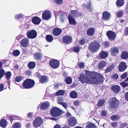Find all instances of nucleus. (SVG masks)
<instances>
[{
    "instance_id": "nucleus-34",
    "label": "nucleus",
    "mask_w": 128,
    "mask_h": 128,
    "mask_svg": "<svg viewBox=\"0 0 128 128\" xmlns=\"http://www.w3.org/2000/svg\"><path fill=\"white\" fill-rule=\"evenodd\" d=\"M121 57L122 58L126 59L128 57V53L127 52H124L122 54Z\"/></svg>"
},
{
    "instance_id": "nucleus-63",
    "label": "nucleus",
    "mask_w": 128,
    "mask_h": 128,
    "mask_svg": "<svg viewBox=\"0 0 128 128\" xmlns=\"http://www.w3.org/2000/svg\"><path fill=\"white\" fill-rule=\"evenodd\" d=\"M125 97L126 100L128 101V92L126 93L125 95Z\"/></svg>"
},
{
    "instance_id": "nucleus-48",
    "label": "nucleus",
    "mask_w": 128,
    "mask_h": 128,
    "mask_svg": "<svg viewBox=\"0 0 128 128\" xmlns=\"http://www.w3.org/2000/svg\"><path fill=\"white\" fill-rule=\"evenodd\" d=\"M23 79V78L22 77L20 76H18L16 77L15 79V81L19 82L22 80Z\"/></svg>"
},
{
    "instance_id": "nucleus-60",
    "label": "nucleus",
    "mask_w": 128,
    "mask_h": 128,
    "mask_svg": "<svg viewBox=\"0 0 128 128\" xmlns=\"http://www.w3.org/2000/svg\"><path fill=\"white\" fill-rule=\"evenodd\" d=\"M27 116L29 118H31L33 117V114L32 113H29L28 114Z\"/></svg>"
},
{
    "instance_id": "nucleus-43",
    "label": "nucleus",
    "mask_w": 128,
    "mask_h": 128,
    "mask_svg": "<svg viewBox=\"0 0 128 128\" xmlns=\"http://www.w3.org/2000/svg\"><path fill=\"white\" fill-rule=\"evenodd\" d=\"M66 82L68 84H70L72 82V79L70 77H67L66 79Z\"/></svg>"
},
{
    "instance_id": "nucleus-37",
    "label": "nucleus",
    "mask_w": 128,
    "mask_h": 128,
    "mask_svg": "<svg viewBox=\"0 0 128 128\" xmlns=\"http://www.w3.org/2000/svg\"><path fill=\"white\" fill-rule=\"evenodd\" d=\"M78 15V12L76 10H72L69 16L72 17H75Z\"/></svg>"
},
{
    "instance_id": "nucleus-20",
    "label": "nucleus",
    "mask_w": 128,
    "mask_h": 128,
    "mask_svg": "<svg viewBox=\"0 0 128 128\" xmlns=\"http://www.w3.org/2000/svg\"><path fill=\"white\" fill-rule=\"evenodd\" d=\"M41 21V20L39 18L36 16L33 17L32 20L33 23L37 25L40 24Z\"/></svg>"
},
{
    "instance_id": "nucleus-50",
    "label": "nucleus",
    "mask_w": 128,
    "mask_h": 128,
    "mask_svg": "<svg viewBox=\"0 0 128 128\" xmlns=\"http://www.w3.org/2000/svg\"><path fill=\"white\" fill-rule=\"evenodd\" d=\"M80 49V48L78 46L74 47L73 48V51L75 52H78Z\"/></svg>"
},
{
    "instance_id": "nucleus-16",
    "label": "nucleus",
    "mask_w": 128,
    "mask_h": 128,
    "mask_svg": "<svg viewBox=\"0 0 128 128\" xmlns=\"http://www.w3.org/2000/svg\"><path fill=\"white\" fill-rule=\"evenodd\" d=\"M77 123L76 120L74 117L70 118L68 121V124L70 126H74Z\"/></svg>"
},
{
    "instance_id": "nucleus-44",
    "label": "nucleus",
    "mask_w": 128,
    "mask_h": 128,
    "mask_svg": "<svg viewBox=\"0 0 128 128\" xmlns=\"http://www.w3.org/2000/svg\"><path fill=\"white\" fill-rule=\"evenodd\" d=\"M5 71L2 68L0 69V79L2 78L5 75Z\"/></svg>"
},
{
    "instance_id": "nucleus-17",
    "label": "nucleus",
    "mask_w": 128,
    "mask_h": 128,
    "mask_svg": "<svg viewBox=\"0 0 128 128\" xmlns=\"http://www.w3.org/2000/svg\"><path fill=\"white\" fill-rule=\"evenodd\" d=\"M111 89L114 93L117 94L120 92V88L117 85H113L112 86Z\"/></svg>"
},
{
    "instance_id": "nucleus-19",
    "label": "nucleus",
    "mask_w": 128,
    "mask_h": 128,
    "mask_svg": "<svg viewBox=\"0 0 128 128\" xmlns=\"http://www.w3.org/2000/svg\"><path fill=\"white\" fill-rule=\"evenodd\" d=\"M50 104L48 102L42 103L40 106V108L42 110H45L49 107Z\"/></svg>"
},
{
    "instance_id": "nucleus-22",
    "label": "nucleus",
    "mask_w": 128,
    "mask_h": 128,
    "mask_svg": "<svg viewBox=\"0 0 128 128\" xmlns=\"http://www.w3.org/2000/svg\"><path fill=\"white\" fill-rule=\"evenodd\" d=\"M107 52L104 51H101L99 54V55L100 58L104 59L106 58L108 56Z\"/></svg>"
},
{
    "instance_id": "nucleus-10",
    "label": "nucleus",
    "mask_w": 128,
    "mask_h": 128,
    "mask_svg": "<svg viewBox=\"0 0 128 128\" xmlns=\"http://www.w3.org/2000/svg\"><path fill=\"white\" fill-rule=\"evenodd\" d=\"M42 122V120L40 117L36 118L34 122V126L35 127L39 126Z\"/></svg>"
},
{
    "instance_id": "nucleus-46",
    "label": "nucleus",
    "mask_w": 128,
    "mask_h": 128,
    "mask_svg": "<svg viewBox=\"0 0 128 128\" xmlns=\"http://www.w3.org/2000/svg\"><path fill=\"white\" fill-rule=\"evenodd\" d=\"M120 85L123 88H125L128 86V83L126 81L122 82L120 83Z\"/></svg>"
},
{
    "instance_id": "nucleus-25",
    "label": "nucleus",
    "mask_w": 128,
    "mask_h": 128,
    "mask_svg": "<svg viewBox=\"0 0 128 128\" xmlns=\"http://www.w3.org/2000/svg\"><path fill=\"white\" fill-rule=\"evenodd\" d=\"M94 29L92 28H90L87 30V33L88 35L89 36H92L94 32Z\"/></svg>"
},
{
    "instance_id": "nucleus-61",
    "label": "nucleus",
    "mask_w": 128,
    "mask_h": 128,
    "mask_svg": "<svg viewBox=\"0 0 128 128\" xmlns=\"http://www.w3.org/2000/svg\"><path fill=\"white\" fill-rule=\"evenodd\" d=\"M124 33L128 35V27L126 28Z\"/></svg>"
},
{
    "instance_id": "nucleus-35",
    "label": "nucleus",
    "mask_w": 128,
    "mask_h": 128,
    "mask_svg": "<svg viewBox=\"0 0 128 128\" xmlns=\"http://www.w3.org/2000/svg\"><path fill=\"white\" fill-rule=\"evenodd\" d=\"M114 64H113L110 65V66L105 70V72L106 73L111 71L114 68Z\"/></svg>"
},
{
    "instance_id": "nucleus-62",
    "label": "nucleus",
    "mask_w": 128,
    "mask_h": 128,
    "mask_svg": "<svg viewBox=\"0 0 128 128\" xmlns=\"http://www.w3.org/2000/svg\"><path fill=\"white\" fill-rule=\"evenodd\" d=\"M112 126L114 127H116L117 126V124L116 122H114L112 124Z\"/></svg>"
},
{
    "instance_id": "nucleus-4",
    "label": "nucleus",
    "mask_w": 128,
    "mask_h": 128,
    "mask_svg": "<svg viewBox=\"0 0 128 128\" xmlns=\"http://www.w3.org/2000/svg\"><path fill=\"white\" fill-rule=\"evenodd\" d=\"M108 103L111 107L115 108L118 105L119 101L115 97H113L111 98L109 101Z\"/></svg>"
},
{
    "instance_id": "nucleus-5",
    "label": "nucleus",
    "mask_w": 128,
    "mask_h": 128,
    "mask_svg": "<svg viewBox=\"0 0 128 128\" xmlns=\"http://www.w3.org/2000/svg\"><path fill=\"white\" fill-rule=\"evenodd\" d=\"M108 39L110 40H115L116 36V34L115 32L111 31H108L106 33Z\"/></svg>"
},
{
    "instance_id": "nucleus-41",
    "label": "nucleus",
    "mask_w": 128,
    "mask_h": 128,
    "mask_svg": "<svg viewBox=\"0 0 128 128\" xmlns=\"http://www.w3.org/2000/svg\"><path fill=\"white\" fill-rule=\"evenodd\" d=\"M5 75L6 76V78L7 80H9L12 74L10 72H8L5 73Z\"/></svg>"
},
{
    "instance_id": "nucleus-42",
    "label": "nucleus",
    "mask_w": 128,
    "mask_h": 128,
    "mask_svg": "<svg viewBox=\"0 0 128 128\" xmlns=\"http://www.w3.org/2000/svg\"><path fill=\"white\" fill-rule=\"evenodd\" d=\"M61 101L62 100H61V99H60L58 100V104H61L63 107L66 109L67 107V104L65 102H61Z\"/></svg>"
},
{
    "instance_id": "nucleus-11",
    "label": "nucleus",
    "mask_w": 128,
    "mask_h": 128,
    "mask_svg": "<svg viewBox=\"0 0 128 128\" xmlns=\"http://www.w3.org/2000/svg\"><path fill=\"white\" fill-rule=\"evenodd\" d=\"M29 41L27 38H24L20 41V44L21 46L24 47L28 46L29 44Z\"/></svg>"
},
{
    "instance_id": "nucleus-55",
    "label": "nucleus",
    "mask_w": 128,
    "mask_h": 128,
    "mask_svg": "<svg viewBox=\"0 0 128 128\" xmlns=\"http://www.w3.org/2000/svg\"><path fill=\"white\" fill-rule=\"evenodd\" d=\"M118 78V75L116 74H114L112 76V78L115 79H117Z\"/></svg>"
},
{
    "instance_id": "nucleus-39",
    "label": "nucleus",
    "mask_w": 128,
    "mask_h": 128,
    "mask_svg": "<svg viewBox=\"0 0 128 128\" xmlns=\"http://www.w3.org/2000/svg\"><path fill=\"white\" fill-rule=\"evenodd\" d=\"M105 102L104 100H100L98 102L97 106L99 107H101L102 106Z\"/></svg>"
},
{
    "instance_id": "nucleus-3",
    "label": "nucleus",
    "mask_w": 128,
    "mask_h": 128,
    "mask_svg": "<svg viewBox=\"0 0 128 128\" xmlns=\"http://www.w3.org/2000/svg\"><path fill=\"white\" fill-rule=\"evenodd\" d=\"M50 113L51 115L54 117H58L60 116L61 111L58 108H53L51 110Z\"/></svg>"
},
{
    "instance_id": "nucleus-51",
    "label": "nucleus",
    "mask_w": 128,
    "mask_h": 128,
    "mask_svg": "<svg viewBox=\"0 0 128 128\" xmlns=\"http://www.w3.org/2000/svg\"><path fill=\"white\" fill-rule=\"evenodd\" d=\"M86 42L85 40L84 39H82L79 42V43L80 45H84Z\"/></svg>"
},
{
    "instance_id": "nucleus-9",
    "label": "nucleus",
    "mask_w": 128,
    "mask_h": 128,
    "mask_svg": "<svg viewBox=\"0 0 128 128\" xmlns=\"http://www.w3.org/2000/svg\"><path fill=\"white\" fill-rule=\"evenodd\" d=\"M111 18V14L108 11H104L102 13V19L103 20L108 21Z\"/></svg>"
},
{
    "instance_id": "nucleus-52",
    "label": "nucleus",
    "mask_w": 128,
    "mask_h": 128,
    "mask_svg": "<svg viewBox=\"0 0 128 128\" xmlns=\"http://www.w3.org/2000/svg\"><path fill=\"white\" fill-rule=\"evenodd\" d=\"M127 76V72H125L121 76L122 78L123 79L126 78Z\"/></svg>"
},
{
    "instance_id": "nucleus-36",
    "label": "nucleus",
    "mask_w": 128,
    "mask_h": 128,
    "mask_svg": "<svg viewBox=\"0 0 128 128\" xmlns=\"http://www.w3.org/2000/svg\"><path fill=\"white\" fill-rule=\"evenodd\" d=\"M120 118V117L118 115H113L110 117V118L113 121L118 120Z\"/></svg>"
},
{
    "instance_id": "nucleus-24",
    "label": "nucleus",
    "mask_w": 128,
    "mask_h": 128,
    "mask_svg": "<svg viewBox=\"0 0 128 128\" xmlns=\"http://www.w3.org/2000/svg\"><path fill=\"white\" fill-rule=\"evenodd\" d=\"M70 24L72 25H75L76 24L75 20L72 16H69L68 17Z\"/></svg>"
},
{
    "instance_id": "nucleus-31",
    "label": "nucleus",
    "mask_w": 128,
    "mask_h": 128,
    "mask_svg": "<svg viewBox=\"0 0 128 128\" xmlns=\"http://www.w3.org/2000/svg\"><path fill=\"white\" fill-rule=\"evenodd\" d=\"M70 96L72 98H76L78 96V93L76 91H73L70 92Z\"/></svg>"
},
{
    "instance_id": "nucleus-6",
    "label": "nucleus",
    "mask_w": 128,
    "mask_h": 128,
    "mask_svg": "<svg viewBox=\"0 0 128 128\" xmlns=\"http://www.w3.org/2000/svg\"><path fill=\"white\" fill-rule=\"evenodd\" d=\"M26 35L28 38L31 39L34 38L36 36L37 33L34 30H30L27 32Z\"/></svg>"
},
{
    "instance_id": "nucleus-32",
    "label": "nucleus",
    "mask_w": 128,
    "mask_h": 128,
    "mask_svg": "<svg viewBox=\"0 0 128 128\" xmlns=\"http://www.w3.org/2000/svg\"><path fill=\"white\" fill-rule=\"evenodd\" d=\"M46 39L48 42H51L53 40L52 36L51 35H48L46 36Z\"/></svg>"
},
{
    "instance_id": "nucleus-26",
    "label": "nucleus",
    "mask_w": 128,
    "mask_h": 128,
    "mask_svg": "<svg viewBox=\"0 0 128 128\" xmlns=\"http://www.w3.org/2000/svg\"><path fill=\"white\" fill-rule=\"evenodd\" d=\"M85 128H95V125L94 124L90 122H88L86 124Z\"/></svg>"
},
{
    "instance_id": "nucleus-54",
    "label": "nucleus",
    "mask_w": 128,
    "mask_h": 128,
    "mask_svg": "<svg viewBox=\"0 0 128 128\" xmlns=\"http://www.w3.org/2000/svg\"><path fill=\"white\" fill-rule=\"evenodd\" d=\"M84 65V64L83 62H81L78 64V66L80 68H83Z\"/></svg>"
},
{
    "instance_id": "nucleus-8",
    "label": "nucleus",
    "mask_w": 128,
    "mask_h": 128,
    "mask_svg": "<svg viewBox=\"0 0 128 128\" xmlns=\"http://www.w3.org/2000/svg\"><path fill=\"white\" fill-rule=\"evenodd\" d=\"M51 17V14L49 10H46L42 14V18L44 20H47L50 19Z\"/></svg>"
},
{
    "instance_id": "nucleus-58",
    "label": "nucleus",
    "mask_w": 128,
    "mask_h": 128,
    "mask_svg": "<svg viewBox=\"0 0 128 128\" xmlns=\"http://www.w3.org/2000/svg\"><path fill=\"white\" fill-rule=\"evenodd\" d=\"M4 86L2 84H0V92L2 91L3 90Z\"/></svg>"
},
{
    "instance_id": "nucleus-59",
    "label": "nucleus",
    "mask_w": 128,
    "mask_h": 128,
    "mask_svg": "<svg viewBox=\"0 0 128 128\" xmlns=\"http://www.w3.org/2000/svg\"><path fill=\"white\" fill-rule=\"evenodd\" d=\"M79 104V101H76L74 102V104L75 106H76L78 105Z\"/></svg>"
},
{
    "instance_id": "nucleus-23",
    "label": "nucleus",
    "mask_w": 128,
    "mask_h": 128,
    "mask_svg": "<svg viewBox=\"0 0 128 128\" xmlns=\"http://www.w3.org/2000/svg\"><path fill=\"white\" fill-rule=\"evenodd\" d=\"M34 58L37 60H41L42 57V55L41 53L38 52L35 53L34 54Z\"/></svg>"
},
{
    "instance_id": "nucleus-14",
    "label": "nucleus",
    "mask_w": 128,
    "mask_h": 128,
    "mask_svg": "<svg viewBox=\"0 0 128 128\" xmlns=\"http://www.w3.org/2000/svg\"><path fill=\"white\" fill-rule=\"evenodd\" d=\"M64 42L66 44H68L71 43L72 42V38L71 36H64L63 38Z\"/></svg>"
},
{
    "instance_id": "nucleus-47",
    "label": "nucleus",
    "mask_w": 128,
    "mask_h": 128,
    "mask_svg": "<svg viewBox=\"0 0 128 128\" xmlns=\"http://www.w3.org/2000/svg\"><path fill=\"white\" fill-rule=\"evenodd\" d=\"M24 15L22 14H19L16 15L15 16V19L16 20H18L20 18H21L23 17Z\"/></svg>"
},
{
    "instance_id": "nucleus-12",
    "label": "nucleus",
    "mask_w": 128,
    "mask_h": 128,
    "mask_svg": "<svg viewBox=\"0 0 128 128\" xmlns=\"http://www.w3.org/2000/svg\"><path fill=\"white\" fill-rule=\"evenodd\" d=\"M104 80V78L103 76L96 72V85L102 83Z\"/></svg>"
},
{
    "instance_id": "nucleus-56",
    "label": "nucleus",
    "mask_w": 128,
    "mask_h": 128,
    "mask_svg": "<svg viewBox=\"0 0 128 128\" xmlns=\"http://www.w3.org/2000/svg\"><path fill=\"white\" fill-rule=\"evenodd\" d=\"M127 125V124L126 123H123L121 124L120 127L121 128H124V127H125Z\"/></svg>"
},
{
    "instance_id": "nucleus-30",
    "label": "nucleus",
    "mask_w": 128,
    "mask_h": 128,
    "mask_svg": "<svg viewBox=\"0 0 128 128\" xmlns=\"http://www.w3.org/2000/svg\"><path fill=\"white\" fill-rule=\"evenodd\" d=\"M48 80V78L47 76H42L41 77L40 81L42 83H43L47 82Z\"/></svg>"
},
{
    "instance_id": "nucleus-64",
    "label": "nucleus",
    "mask_w": 128,
    "mask_h": 128,
    "mask_svg": "<svg viewBox=\"0 0 128 128\" xmlns=\"http://www.w3.org/2000/svg\"><path fill=\"white\" fill-rule=\"evenodd\" d=\"M102 114L103 116H105L106 115V112L104 111H102Z\"/></svg>"
},
{
    "instance_id": "nucleus-21",
    "label": "nucleus",
    "mask_w": 128,
    "mask_h": 128,
    "mask_svg": "<svg viewBox=\"0 0 128 128\" xmlns=\"http://www.w3.org/2000/svg\"><path fill=\"white\" fill-rule=\"evenodd\" d=\"M62 32V30L59 28H56L53 30V33L55 36H58Z\"/></svg>"
},
{
    "instance_id": "nucleus-49",
    "label": "nucleus",
    "mask_w": 128,
    "mask_h": 128,
    "mask_svg": "<svg viewBox=\"0 0 128 128\" xmlns=\"http://www.w3.org/2000/svg\"><path fill=\"white\" fill-rule=\"evenodd\" d=\"M20 52L18 50H16L14 51L13 54L15 56H18L20 54Z\"/></svg>"
},
{
    "instance_id": "nucleus-28",
    "label": "nucleus",
    "mask_w": 128,
    "mask_h": 128,
    "mask_svg": "<svg viewBox=\"0 0 128 128\" xmlns=\"http://www.w3.org/2000/svg\"><path fill=\"white\" fill-rule=\"evenodd\" d=\"M124 14V12L122 10L117 11L116 13V16L117 17L120 18Z\"/></svg>"
},
{
    "instance_id": "nucleus-29",
    "label": "nucleus",
    "mask_w": 128,
    "mask_h": 128,
    "mask_svg": "<svg viewBox=\"0 0 128 128\" xmlns=\"http://www.w3.org/2000/svg\"><path fill=\"white\" fill-rule=\"evenodd\" d=\"M124 3V0H118L116 1V5L118 7H120L123 5Z\"/></svg>"
},
{
    "instance_id": "nucleus-13",
    "label": "nucleus",
    "mask_w": 128,
    "mask_h": 128,
    "mask_svg": "<svg viewBox=\"0 0 128 128\" xmlns=\"http://www.w3.org/2000/svg\"><path fill=\"white\" fill-rule=\"evenodd\" d=\"M119 49L117 47H114L111 48L110 50V53L112 55L115 56L118 54L119 53Z\"/></svg>"
},
{
    "instance_id": "nucleus-40",
    "label": "nucleus",
    "mask_w": 128,
    "mask_h": 128,
    "mask_svg": "<svg viewBox=\"0 0 128 128\" xmlns=\"http://www.w3.org/2000/svg\"><path fill=\"white\" fill-rule=\"evenodd\" d=\"M65 93L64 91L62 90H60L57 92L56 93V95L58 96H62Z\"/></svg>"
},
{
    "instance_id": "nucleus-15",
    "label": "nucleus",
    "mask_w": 128,
    "mask_h": 128,
    "mask_svg": "<svg viewBox=\"0 0 128 128\" xmlns=\"http://www.w3.org/2000/svg\"><path fill=\"white\" fill-rule=\"evenodd\" d=\"M88 48L92 52H95L96 50V42H94L90 43Z\"/></svg>"
},
{
    "instance_id": "nucleus-53",
    "label": "nucleus",
    "mask_w": 128,
    "mask_h": 128,
    "mask_svg": "<svg viewBox=\"0 0 128 128\" xmlns=\"http://www.w3.org/2000/svg\"><path fill=\"white\" fill-rule=\"evenodd\" d=\"M56 3L58 4H62L63 1V0H55Z\"/></svg>"
},
{
    "instance_id": "nucleus-2",
    "label": "nucleus",
    "mask_w": 128,
    "mask_h": 128,
    "mask_svg": "<svg viewBox=\"0 0 128 128\" xmlns=\"http://www.w3.org/2000/svg\"><path fill=\"white\" fill-rule=\"evenodd\" d=\"M34 84V82L33 80L27 79L23 83L22 86L24 88L28 89L32 87Z\"/></svg>"
},
{
    "instance_id": "nucleus-27",
    "label": "nucleus",
    "mask_w": 128,
    "mask_h": 128,
    "mask_svg": "<svg viewBox=\"0 0 128 128\" xmlns=\"http://www.w3.org/2000/svg\"><path fill=\"white\" fill-rule=\"evenodd\" d=\"M7 122L4 119L1 120L0 122V125L1 126L2 128L5 127L7 125Z\"/></svg>"
},
{
    "instance_id": "nucleus-45",
    "label": "nucleus",
    "mask_w": 128,
    "mask_h": 128,
    "mask_svg": "<svg viewBox=\"0 0 128 128\" xmlns=\"http://www.w3.org/2000/svg\"><path fill=\"white\" fill-rule=\"evenodd\" d=\"M21 125L19 122H16L13 124L12 128H20Z\"/></svg>"
},
{
    "instance_id": "nucleus-7",
    "label": "nucleus",
    "mask_w": 128,
    "mask_h": 128,
    "mask_svg": "<svg viewBox=\"0 0 128 128\" xmlns=\"http://www.w3.org/2000/svg\"><path fill=\"white\" fill-rule=\"evenodd\" d=\"M49 63L50 66L54 69L58 68L60 65L59 61L54 59L51 60L50 62Z\"/></svg>"
},
{
    "instance_id": "nucleus-18",
    "label": "nucleus",
    "mask_w": 128,
    "mask_h": 128,
    "mask_svg": "<svg viewBox=\"0 0 128 128\" xmlns=\"http://www.w3.org/2000/svg\"><path fill=\"white\" fill-rule=\"evenodd\" d=\"M126 65L124 62H121L118 66L119 70L121 72L123 71L126 69Z\"/></svg>"
},
{
    "instance_id": "nucleus-1",
    "label": "nucleus",
    "mask_w": 128,
    "mask_h": 128,
    "mask_svg": "<svg viewBox=\"0 0 128 128\" xmlns=\"http://www.w3.org/2000/svg\"><path fill=\"white\" fill-rule=\"evenodd\" d=\"M96 76L95 72H89L87 70H83L78 78L83 84H95L96 81Z\"/></svg>"
},
{
    "instance_id": "nucleus-57",
    "label": "nucleus",
    "mask_w": 128,
    "mask_h": 128,
    "mask_svg": "<svg viewBox=\"0 0 128 128\" xmlns=\"http://www.w3.org/2000/svg\"><path fill=\"white\" fill-rule=\"evenodd\" d=\"M60 20L62 22H63L65 20V18L63 15L62 16L60 17Z\"/></svg>"
},
{
    "instance_id": "nucleus-38",
    "label": "nucleus",
    "mask_w": 128,
    "mask_h": 128,
    "mask_svg": "<svg viewBox=\"0 0 128 128\" xmlns=\"http://www.w3.org/2000/svg\"><path fill=\"white\" fill-rule=\"evenodd\" d=\"M29 68L30 69H33L35 68L36 64L34 62H31L28 64Z\"/></svg>"
},
{
    "instance_id": "nucleus-33",
    "label": "nucleus",
    "mask_w": 128,
    "mask_h": 128,
    "mask_svg": "<svg viewBox=\"0 0 128 128\" xmlns=\"http://www.w3.org/2000/svg\"><path fill=\"white\" fill-rule=\"evenodd\" d=\"M106 64V63L104 61H102L98 64V68L99 69H102L105 66Z\"/></svg>"
}]
</instances>
